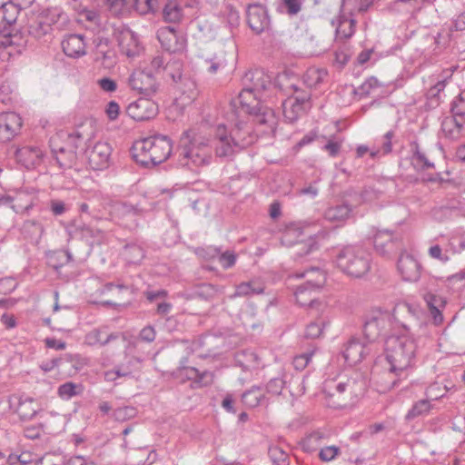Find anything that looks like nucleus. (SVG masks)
Listing matches in <instances>:
<instances>
[{"label":"nucleus","instance_id":"1","mask_svg":"<svg viewBox=\"0 0 465 465\" xmlns=\"http://www.w3.org/2000/svg\"><path fill=\"white\" fill-rule=\"evenodd\" d=\"M416 351L414 340L403 329L390 334L385 340V355L390 370L376 380L377 390L385 393L397 383V376L411 366Z\"/></svg>","mask_w":465,"mask_h":465},{"label":"nucleus","instance_id":"2","mask_svg":"<svg viewBox=\"0 0 465 465\" xmlns=\"http://www.w3.org/2000/svg\"><path fill=\"white\" fill-rule=\"evenodd\" d=\"M97 132L96 123L92 118L84 119L71 134H60L54 136L50 143L52 150L57 154L61 164H70L75 159V152L84 141L94 138Z\"/></svg>","mask_w":465,"mask_h":465},{"label":"nucleus","instance_id":"3","mask_svg":"<svg viewBox=\"0 0 465 465\" xmlns=\"http://www.w3.org/2000/svg\"><path fill=\"white\" fill-rule=\"evenodd\" d=\"M181 144L180 163L183 166L193 170L211 163L212 149L203 130H188L183 134Z\"/></svg>","mask_w":465,"mask_h":465},{"label":"nucleus","instance_id":"4","mask_svg":"<svg viewBox=\"0 0 465 465\" xmlns=\"http://www.w3.org/2000/svg\"><path fill=\"white\" fill-rule=\"evenodd\" d=\"M19 8L14 3H5L0 6V59L8 61L19 54L23 49V37L14 33V25L17 20Z\"/></svg>","mask_w":465,"mask_h":465},{"label":"nucleus","instance_id":"5","mask_svg":"<svg viewBox=\"0 0 465 465\" xmlns=\"http://www.w3.org/2000/svg\"><path fill=\"white\" fill-rule=\"evenodd\" d=\"M252 80L253 87L242 89L234 102L235 105H239L245 114L255 116L260 124L268 123L273 119L274 114L262 104L260 96L261 90L266 89L269 84L268 77L262 72H255Z\"/></svg>","mask_w":465,"mask_h":465},{"label":"nucleus","instance_id":"6","mask_svg":"<svg viewBox=\"0 0 465 465\" xmlns=\"http://www.w3.org/2000/svg\"><path fill=\"white\" fill-rule=\"evenodd\" d=\"M173 143L166 136H153L136 141L131 153L134 160L143 166H153L166 161L172 153Z\"/></svg>","mask_w":465,"mask_h":465},{"label":"nucleus","instance_id":"7","mask_svg":"<svg viewBox=\"0 0 465 465\" xmlns=\"http://www.w3.org/2000/svg\"><path fill=\"white\" fill-rule=\"evenodd\" d=\"M366 391V379L355 374L337 384L335 391L330 394L327 404L335 409L354 407L363 398Z\"/></svg>","mask_w":465,"mask_h":465},{"label":"nucleus","instance_id":"8","mask_svg":"<svg viewBox=\"0 0 465 465\" xmlns=\"http://www.w3.org/2000/svg\"><path fill=\"white\" fill-rule=\"evenodd\" d=\"M336 264L347 275L359 278L370 269L369 254L360 247L348 245L338 252Z\"/></svg>","mask_w":465,"mask_h":465},{"label":"nucleus","instance_id":"9","mask_svg":"<svg viewBox=\"0 0 465 465\" xmlns=\"http://www.w3.org/2000/svg\"><path fill=\"white\" fill-rule=\"evenodd\" d=\"M112 144L105 140H98L88 145L84 151V158L89 169L93 171H104L112 162Z\"/></svg>","mask_w":465,"mask_h":465},{"label":"nucleus","instance_id":"10","mask_svg":"<svg viewBox=\"0 0 465 465\" xmlns=\"http://www.w3.org/2000/svg\"><path fill=\"white\" fill-rule=\"evenodd\" d=\"M395 322H393V314L388 311L375 308L371 311L368 315L364 333L366 337L372 341L377 339L382 332L388 329H395ZM397 331L393 330V332Z\"/></svg>","mask_w":465,"mask_h":465},{"label":"nucleus","instance_id":"11","mask_svg":"<svg viewBox=\"0 0 465 465\" xmlns=\"http://www.w3.org/2000/svg\"><path fill=\"white\" fill-rule=\"evenodd\" d=\"M84 342L89 346H104L112 342L115 348L130 351H134L131 342L127 341L124 334L109 332L106 328L92 330L85 335Z\"/></svg>","mask_w":465,"mask_h":465},{"label":"nucleus","instance_id":"12","mask_svg":"<svg viewBox=\"0 0 465 465\" xmlns=\"http://www.w3.org/2000/svg\"><path fill=\"white\" fill-rule=\"evenodd\" d=\"M128 86L136 94L154 95L159 89L155 75L145 69H134L128 77Z\"/></svg>","mask_w":465,"mask_h":465},{"label":"nucleus","instance_id":"13","mask_svg":"<svg viewBox=\"0 0 465 465\" xmlns=\"http://www.w3.org/2000/svg\"><path fill=\"white\" fill-rule=\"evenodd\" d=\"M214 143V152L217 157H230L243 146L224 124H218L215 127Z\"/></svg>","mask_w":465,"mask_h":465},{"label":"nucleus","instance_id":"14","mask_svg":"<svg viewBox=\"0 0 465 465\" xmlns=\"http://www.w3.org/2000/svg\"><path fill=\"white\" fill-rule=\"evenodd\" d=\"M15 157L18 164L25 169L33 170L44 163L45 152L39 145L24 144L16 148Z\"/></svg>","mask_w":465,"mask_h":465},{"label":"nucleus","instance_id":"15","mask_svg":"<svg viewBox=\"0 0 465 465\" xmlns=\"http://www.w3.org/2000/svg\"><path fill=\"white\" fill-rule=\"evenodd\" d=\"M24 126L22 116L13 111L0 113V143H7L21 134Z\"/></svg>","mask_w":465,"mask_h":465},{"label":"nucleus","instance_id":"16","mask_svg":"<svg viewBox=\"0 0 465 465\" xmlns=\"http://www.w3.org/2000/svg\"><path fill=\"white\" fill-rule=\"evenodd\" d=\"M115 38L121 54L127 58L137 57L143 51V46L138 36L128 28L118 29Z\"/></svg>","mask_w":465,"mask_h":465},{"label":"nucleus","instance_id":"17","mask_svg":"<svg viewBox=\"0 0 465 465\" xmlns=\"http://www.w3.org/2000/svg\"><path fill=\"white\" fill-rule=\"evenodd\" d=\"M126 114L134 121H148L157 115L158 105L151 99L139 98L127 106Z\"/></svg>","mask_w":465,"mask_h":465},{"label":"nucleus","instance_id":"18","mask_svg":"<svg viewBox=\"0 0 465 465\" xmlns=\"http://www.w3.org/2000/svg\"><path fill=\"white\" fill-rule=\"evenodd\" d=\"M247 22L255 34H261L269 26V18L262 5H250L247 10Z\"/></svg>","mask_w":465,"mask_h":465},{"label":"nucleus","instance_id":"19","mask_svg":"<svg viewBox=\"0 0 465 465\" xmlns=\"http://www.w3.org/2000/svg\"><path fill=\"white\" fill-rule=\"evenodd\" d=\"M309 97L304 94H296L295 95L289 97L283 103V114L284 117L290 122L295 121L300 117L308 104Z\"/></svg>","mask_w":465,"mask_h":465},{"label":"nucleus","instance_id":"20","mask_svg":"<svg viewBox=\"0 0 465 465\" xmlns=\"http://www.w3.org/2000/svg\"><path fill=\"white\" fill-rule=\"evenodd\" d=\"M398 271L403 280L416 282L420 277L421 266L413 256L402 254L398 262Z\"/></svg>","mask_w":465,"mask_h":465},{"label":"nucleus","instance_id":"21","mask_svg":"<svg viewBox=\"0 0 465 465\" xmlns=\"http://www.w3.org/2000/svg\"><path fill=\"white\" fill-rule=\"evenodd\" d=\"M157 37L163 48L172 53L183 50L184 39L170 26L161 28L157 33Z\"/></svg>","mask_w":465,"mask_h":465},{"label":"nucleus","instance_id":"22","mask_svg":"<svg viewBox=\"0 0 465 465\" xmlns=\"http://www.w3.org/2000/svg\"><path fill=\"white\" fill-rule=\"evenodd\" d=\"M64 54L69 57H80L86 54V44L81 35H70L62 42Z\"/></svg>","mask_w":465,"mask_h":465},{"label":"nucleus","instance_id":"23","mask_svg":"<svg viewBox=\"0 0 465 465\" xmlns=\"http://www.w3.org/2000/svg\"><path fill=\"white\" fill-rule=\"evenodd\" d=\"M351 209L347 204H337L330 206L324 212L326 221L335 223L337 226L342 225L351 216Z\"/></svg>","mask_w":465,"mask_h":465},{"label":"nucleus","instance_id":"24","mask_svg":"<svg viewBox=\"0 0 465 465\" xmlns=\"http://www.w3.org/2000/svg\"><path fill=\"white\" fill-rule=\"evenodd\" d=\"M41 411L40 403L31 397L20 398L16 413L23 420H32Z\"/></svg>","mask_w":465,"mask_h":465},{"label":"nucleus","instance_id":"25","mask_svg":"<svg viewBox=\"0 0 465 465\" xmlns=\"http://www.w3.org/2000/svg\"><path fill=\"white\" fill-rule=\"evenodd\" d=\"M366 354L364 344L359 341H351L344 350V358L351 365H355L362 361Z\"/></svg>","mask_w":465,"mask_h":465},{"label":"nucleus","instance_id":"26","mask_svg":"<svg viewBox=\"0 0 465 465\" xmlns=\"http://www.w3.org/2000/svg\"><path fill=\"white\" fill-rule=\"evenodd\" d=\"M302 277L305 279L304 286L309 287L311 290L314 292L320 291L326 282V275L325 273L319 269H311L306 271Z\"/></svg>","mask_w":465,"mask_h":465},{"label":"nucleus","instance_id":"27","mask_svg":"<svg viewBox=\"0 0 465 465\" xmlns=\"http://www.w3.org/2000/svg\"><path fill=\"white\" fill-rule=\"evenodd\" d=\"M124 357L126 360V364H122L116 370L107 371L104 373V378L107 381H114L117 378L127 376L131 372V367L137 361V359L134 356H130L129 354L133 352V351H125L124 350Z\"/></svg>","mask_w":465,"mask_h":465},{"label":"nucleus","instance_id":"28","mask_svg":"<svg viewBox=\"0 0 465 465\" xmlns=\"http://www.w3.org/2000/svg\"><path fill=\"white\" fill-rule=\"evenodd\" d=\"M355 32V21L344 15L337 19L336 36L340 39L350 38Z\"/></svg>","mask_w":465,"mask_h":465},{"label":"nucleus","instance_id":"29","mask_svg":"<svg viewBox=\"0 0 465 465\" xmlns=\"http://www.w3.org/2000/svg\"><path fill=\"white\" fill-rule=\"evenodd\" d=\"M163 15L165 21L170 23L180 22L183 18V9L174 1L168 2L163 11Z\"/></svg>","mask_w":465,"mask_h":465},{"label":"nucleus","instance_id":"30","mask_svg":"<svg viewBox=\"0 0 465 465\" xmlns=\"http://www.w3.org/2000/svg\"><path fill=\"white\" fill-rule=\"evenodd\" d=\"M327 73L325 70L310 68L306 71L303 81L309 87H315L323 81Z\"/></svg>","mask_w":465,"mask_h":465},{"label":"nucleus","instance_id":"31","mask_svg":"<svg viewBox=\"0 0 465 465\" xmlns=\"http://www.w3.org/2000/svg\"><path fill=\"white\" fill-rule=\"evenodd\" d=\"M263 291L262 283L252 281L248 282H242L236 287L235 296H246L254 293H261Z\"/></svg>","mask_w":465,"mask_h":465},{"label":"nucleus","instance_id":"32","mask_svg":"<svg viewBox=\"0 0 465 465\" xmlns=\"http://www.w3.org/2000/svg\"><path fill=\"white\" fill-rule=\"evenodd\" d=\"M316 292L309 287L302 285L295 292L296 302L302 306H310L315 302L314 293Z\"/></svg>","mask_w":465,"mask_h":465},{"label":"nucleus","instance_id":"33","mask_svg":"<svg viewBox=\"0 0 465 465\" xmlns=\"http://www.w3.org/2000/svg\"><path fill=\"white\" fill-rule=\"evenodd\" d=\"M431 410V404L427 400L418 401L413 404L411 409L408 411L406 418L408 420L415 419L419 416L428 414Z\"/></svg>","mask_w":465,"mask_h":465},{"label":"nucleus","instance_id":"34","mask_svg":"<svg viewBox=\"0 0 465 465\" xmlns=\"http://www.w3.org/2000/svg\"><path fill=\"white\" fill-rule=\"evenodd\" d=\"M33 206L32 197L27 193H18L13 200L12 208L17 213H24Z\"/></svg>","mask_w":465,"mask_h":465},{"label":"nucleus","instance_id":"35","mask_svg":"<svg viewBox=\"0 0 465 465\" xmlns=\"http://www.w3.org/2000/svg\"><path fill=\"white\" fill-rule=\"evenodd\" d=\"M157 6L158 0H130V8H134L142 15L154 11Z\"/></svg>","mask_w":465,"mask_h":465},{"label":"nucleus","instance_id":"36","mask_svg":"<svg viewBox=\"0 0 465 465\" xmlns=\"http://www.w3.org/2000/svg\"><path fill=\"white\" fill-rule=\"evenodd\" d=\"M104 5L115 15L130 8V0H102Z\"/></svg>","mask_w":465,"mask_h":465},{"label":"nucleus","instance_id":"37","mask_svg":"<svg viewBox=\"0 0 465 465\" xmlns=\"http://www.w3.org/2000/svg\"><path fill=\"white\" fill-rule=\"evenodd\" d=\"M324 322L323 321L318 320L310 322L304 331V335L309 339H317L322 335Z\"/></svg>","mask_w":465,"mask_h":465},{"label":"nucleus","instance_id":"38","mask_svg":"<svg viewBox=\"0 0 465 465\" xmlns=\"http://www.w3.org/2000/svg\"><path fill=\"white\" fill-rule=\"evenodd\" d=\"M375 248L382 253L386 252L385 247L391 249L394 242H392L391 236L386 232H379L374 238Z\"/></svg>","mask_w":465,"mask_h":465},{"label":"nucleus","instance_id":"39","mask_svg":"<svg viewBox=\"0 0 465 465\" xmlns=\"http://www.w3.org/2000/svg\"><path fill=\"white\" fill-rule=\"evenodd\" d=\"M184 375L187 376L188 379L196 380L199 382H203V380H206V382H211L213 381V374L209 372L201 373L197 369L193 367H186L183 369Z\"/></svg>","mask_w":465,"mask_h":465},{"label":"nucleus","instance_id":"40","mask_svg":"<svg viewBox=\"0 0 465 465\" xmlns=\"http://www.w3.org/2000/svg\"><path fill=\"white\" fill-rule=\"evenodd\" d=\"M269 456L272 462L277 465H284L288 460V454L279 446L270 447Z\"/></svg>","mask_w":465,"mask_h":465},{"label":"nucleus","instance_id":"41","mask_svg":"<svg viewBox=\"0 0 465 465\" xmlns=\"http://www.w3.org/2000/svg\"><path fill=\"white\" fill-rule=\"evenodd\" d=\"M428 254L431 259L437 260L442 263H446L450 260L448 251L443 252L442 248L439 244L430 246L428 249Z\"/></svg>","mask_w":465,"mask_h":465},{"label":"nucleus","instance_id":"42","mask_svg":"<svg viewBox=\"0 0 465 465\" xmlns=\"http://www.w3.org/2000/svg\"><path fill=\"white\" fill-rule=\"evenodd\" d=\"M425 300L430 309H443L446 304V301L442 296L433 293H428L425 296Z\"/></svg>","mask_w":465,"mask_h":465},{"label":"nucleus","instance_id":"43","mask_svg":"<svg viewBox=\"0 0 465 465\" xmlns=\"http://www.w3.org/2000/svg\"><path fill=\"white\" fill-rule=\"evenodd\" d=\"M58 395L62 399H70L76 394V385L73 382H66L58 388Z\"/></svg>","mask_w":465,"mask_h":465},{"label":"nucleus","instance_id":"44","mask_svg":"<svg viewBox=\"0 0 465 465\" xmlns=\"http://www.w3.org/2000/svg\"><path fill=\"white\" fill-rule=\"evenodd\" d=\"M261 396L259 390H252L243 394L242 401L249 407H255L259 404Z\"/></svg>","mask_w":465,"mask_h":465},{"label":"nucleus","instance_id":"45","mask_svg":"<svg viewBox=\"0 0 465 465\" xmlns=\"http://www.w3.org/2000/svg\"><path fill=\"white\" fill-rule=\"evenodd\" d=\"M340 453V450L336 446H327L321 450L319 456L322 461H331L334 460Z\"/></svg>","mask_w":465,"mask_h":465},{"label":"nucleus","instance_id":"46","mask_svg":"<svg viewBox=\"0 0 465 465\" xmlns=\"http://www.w3.org/2000/svg\"><path fill=\"white\" fill-rule=\"evenodd\" d=\"M312 354V352H310L296 356L293 359L294 368L299 371L304 370L308 365L309 361H311Z\"/></svg>","mask_w":465,"mask_h":465},{"label":"nucleus","instance_id":"47","mask_svg":"<svg viewBox=\"0 0 465 465\" xmlns=\"http://www.w3.org/2000/svg\"><path fill=\"white\" fill-rule=\"evenodd\" d=\"M219 262L223 268H231L235 264L236 255L233 252H225L219 256Z\"/></svg>","mask_w":465,"mask_h":465},{"label":"nucleus","instance_id":"48","mask_svg":"<svg viewBox=\"0 0 465 465\" xmlns=\"http://www.w3.org/2000/svg\"><path fill=\"white\" fill-rule=\"evenodd\" d=\"M105 114L109 120H116L120 114L119 104L114 101L110 102L105 108Z\"/></svg>","mask_w":465,"mask_h":465},{"label":"nucleus","instance_id":"49","mask_svg":"<svg viewBox=\"0 0 465 465\" xmlns=\"http://www.w3.org/2000/svg\"><path fill=\"white\" fill-rule=\"evenodd\" d=\"M139 337L143 341L152 342L156 337V331L153 326H145L140 331Z\"/></svg>","mask_w":465,"mask_h":465},{"label":"nucleus","instance_id":"50","mask_svg":"<svg viewBox=\"0 0 465 465\" xmlns=\"http://www.w3.org/2000/svg\"><path fill=\"white\" fill-rule=\"evenodd\" d=\"M380 85L381 84L376 78L371 77L361 84V89L363 93L369 94L373 91V89L380 87Z\"/></svg>","mask_w":465,"mask_h":465},{"label":"nucleus","instance_id":"51","mask_svg":"<svg viewBox=\"0 0 465 465\" xmlns=\"http://www.w3.org/2000/svg\"><path fill=\"white\" fill-rule=\"evenodd\" d=\"M98 84L105 92H114L117 88L115 81L111 78H102L98 80Z\"/></svg>","mask_w":465,"mask_h":465},{"label":"nucleus","instance_id":"52","mask_svg":"<svg viewBox=\"0 0 465 465\" xmlns=\"http://www.w3.org/2000/svg\"><path fill=\"white\" fill-rule=\"evenodd\" d=\"M291 15L297 14L301 9V0H282Z\"/></svg>","mask_w":465,"mask_h":465},{"label":"nucleus","instance_id":"53","mask_svg":"<svg viewBox=\"0 0 465 465\" xmlns=\"http://www.w3.org/2000/svg\"><path fill=\"white\" fill-rule=\"evenodd\" d=\"M1 322L6 329H13L16 326V320L13 314L4 313L1 316Z\"/></svg>","mask_w":465,"mask_h":465},{"label":"nucleus","instance_id":"54","mask_svg":"<svg viewBox=\"0 0 465 465\" xmlns=\"http://www.w3.org/2000/svg\"><path fill=\"white\" fill-rule=\"evenodd\" d=\"M51 210L54 215H60L65 212V205L61 201H52Z\"/></svg>","mask_w":465,"mask_h":465},{"label":"nucleus","instance_id":"55","mask_svg":"<svg viewBox=\"0 0 465 465\" xmlns=\"http://www.w3.org/2000/svg\"><path fill=\"white\" fill-rule=\"evenodd\" d=\"M45 344L48 348L54 350H64L65 348V343L61 341H57L54 339H46Z\"/></svg>","mask_w":465,"mask_h":465},{"label":"nucleus","instance_id":"56","mask_svg":"<svg viewBox=\"0 0 465 465\" xmlns=\"http://www.w3.org/2000/svg\"><path fill=\"white\" fill-rule=\"evenodd\" d=\"M87 460L83 456H73L65 460L64 465H84Z\"/></svg>","mask_w":465,"mask_h":465},{"label":"nucleus","instance_id":"57","mask_svg":"<svg viewBox=\"0 0 465 465\" xmlns=\"http://www.w3.org/2000/svg\"><path fill=\"white\" fill-rule=\"evenodd\" d=\"M341 144L339 143L331 141L325 145L324 148L330 153V155L334 156L338 153Z\"/></svg>","mask_w":465,"mask_h":465},{"label":"nucleus","instance_id":"58","mask_svg":"<svg viewBox=\"0 0 465 465\" xmlns=\"http://www.w3.org/2000/svg\"><path fill=\"white\" fill-rule=\"evenodd\" d=\"M371 54H372V50H371V49L363 50L358 54L357 62L360 64H363L371 59Z\"/></svg>","mask_w":465,"mask_h":465},{"label":"nucleus","instance_id":"59","mask_svg":"<svg viewBox=\"0 0 465 465\" xmlns=\"http://www.w3.org/2000/svg\"><path fill=\"white\" fill-rule=\"evenodd\" d=\"M316 137V134H309L307 135H305L296 145H295V149L296 151H299L302 146L306 145V144H309L310 143H312Z\"/></svg>","mask_w":465,"mask_h":465},{"label":"nucleus","instance_id":"60","mask_svg":"<svg viewBox=\"0 0 465 465\" xmlns=\"http://www.w3.org/2000/svg\"><path fill=\"white\" fill-rule=\"evenodd\" d=\"M430 314L433 318V321H434V323L435 324H441L442 322H443V316H442V313H441V309H437V308H434V309H430Z\"/></svg>","mask_w":465,"mask_h":465},{"label":"nucleus","instance_id":"61","mask_svg":"<svg viewBox=\"0 0 465 465\" xmlns=\"http://www.w3.org/2000/svg\"><path fill=\"white\" fill-rule=\"evenodd\" d=\"M206 63L208 64V67L206 69L207 72L210 74L217 73L218 70L223 66V63H221L220 61H207Z\"/></svg>","mask_w":465,"mask_h":465},{"label":"nucleus","instance_id":"62","mask_svg":"<svg viewBox=\"0 0 465 465\" xmlns=\"http://www.w3.org/2000/svg\"><path fill=\"white\" fill-rule=\"evenodd\" d=\"M16 286L15 282L12 279H3L0 281V291L4 290L5 287H7L9 291L15 289Z\"/></svg>","mask_w":465,"mask_h":465},{"label":"nucleus","instance_id":"63","mask_svg":"<svg viewBox=\"0 0 465 465\" xmlns=\"http://www.w3.org/2000/svg\"><path fill=\"white\" fill-rule=\"evenodd\" d=\"M281 214V205L278 203H273L270 206V215L275 219Z\"/></svg>","mask_w":465,"mask_h":465},{"label":"nucleus","instance_id":"64","mask_svg":"<svg viewBox=\"0 0 465 465\" xmlns=\"http://www.w3.org/2000/svg\"><path fill=\"white\" fill-rule=\"evenodd\" d=\"M412 161H413L414 164H416V165H424V166H430V165L424 159L423 155H421L419 152L415 153Z\"/></svg>","mask_w":465,"mask_h":465}]
</instances>
